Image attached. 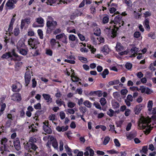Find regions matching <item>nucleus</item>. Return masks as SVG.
<instances>
[{
    "instance_id": "39",
    "label": "nucleus",
    "mask_w": 156,
    "mask_h": 156,
    "mask_svg": "<svg viewBox=\"0 0 156 156\" xmlns=\"http://www.w3.org/2000/svg\"><path fill=\"white\" fill-rule=\"evenodd\" d=\"M37 32L40 38L41 39H43V34L42 30L41 29H39L37 30Z\"/></svg>"
},
{
    "instance_id": "30",
    "label": "nucleus",
    "mask_w": 156,
    "mask_h": 156,
    "mask_svg": "<svg viewBox=\"0 0 156 156\" xmlns=\"http://www.w3.org/2000/svg\"><path fill=\"white\" fill-rule=\"evenodd\" d=\"M6 107V105L5 103H2L1 105V108L0 110V116L2 115L4 111L5 108Z\"/></svg>"
},
{
    "instance_id": "50",
    "label": "nucleus",
    "mask_w": 156,
    "mask_h": 156,
    "mask_svg": "<svg viewBox=\"0 0 156 156\" xmlns=\"http://www.w3.org/2000/svg\"><path fill=\"white\" fill-rule=\"evenodd\" d=\"M52 146L55 149L58 148V145L56 140L53 141L52 143Z\"/></svg>"
},
{
    "instance_id": "3",
    "label": "nucleus",
    "mask_w": 156,
    "mask_h": 156,
    "mask_svg": "<svg viewBox=\"0 0 156 156\" xmlns=\"http://www.w3.org/2000/svg\"><path fill=\"white\" fill-rule=\"evenodd\" d=\"M18 0H8L5 4V8L6 10H12L15 7V4H16Z\"/></svg>"
},
{
    "instance_id": "59",
    "label": "nucleus",
    "mask_w": 156,
    "mask_h": 156,
    "mask_svg": "<svg viewBox=\"0 0 156 156\" xmlns=\"http://www.w3.org/2000/svg\"><path fill=\"white\" fill-rule=\"evenodd\" d=\"M67 113H68L70 114H73L75 113V111L73 109H68L66 111Z\"/></svg>"
},
{
    "instance_id": "41",
    "label": "nucleus",
    "mask_w": 156,
    "mask_h": 156,
    "mask_svg": "<svg viewBox=\"0 0 156 156\" xmlns=\"http://www.w3.org/2000/svg\"><path fill=\"white\" fill-rule=\"evenodd\" d=\"M45 53L48 55L52 56L53 55V51L51 49H46V50Z\"/></svg>"
},
{
    "instance_id": "19",
    "label": "nucleus",
    "mask_w": 156,
    "mask_h": 156,
    "mask_svg": "<svg viewBox=\"0 0 156 156\" xmlns=\"http://www.w3.org/2000/svg\"><path fill=\"white\" fill-rule=\"evenodd\" d=\"M136 136V133L135 131H132L129 133L127 135V139L131 140Z\"/></svg>"
},
{
    "instance_id": "54",
    "label": "nucleus",
    "mask_w": 156,
    "mask_h": 156,
    "mask_svg": "<svg viewBox=\"0 0 156 156\" xmlns=\"http://www.w3.org/2000/svg\"><path fill=\"white\" fill-rule=\"evenodd\" d=\"M64 34H65L63 33L60 34H58L56 35L55 38L56 39L60 40L61 38H62V37H63V36L64 35Z\"/></svg>"
},
{
    "instance_id": "7",
    "label": "nucleus",
    "mask_w": 156,
    "mask_h": 156,
    "mask_svg": "<svg viewBox=\"0 0 156 156\" xmlns=\"http://www.w3.org/2000/svg\"><path fill=\"white\" fill-rule=\"evenodd\" d=\"M90 94L91 96L97 95L99 97H101L102 95H103V96L105 98L107 97V93L105 91H104L102 93V91L98 90L95 91H91L90 92Z\"/></svg>"
},
{
    "instance_id": "32",
    "label": "nucleus",
    "mask_w": 156,
    "mask_h": 156,
    "mask_svg": "<svg viewBox=\"0 0 156 156\" xmlns=\"http://www.w3.org/2000/svg\"><path fill=\"white\" fill-rule=\"evenodd\" d=\"M60 41L65 44H67L68 43L67 36L64 34V35L63 36V37H62V38H61Z\"/></svg>"
},
{
    "instance_id": "62",
    "label": "nucleus",
    "mask_w": 156,
    "mask_h": 156,
    "mask_svg": "<svg viewBox=\"0 0 156 156\" xmlns=\"http://www.w3.org/2000/svg\"><path fill=\"white\" fill-rule=\"evenodd\" d=\"M20 117L22 118H24L25 117V112L23 109H22L20 112Z\"/></svg>"
},
{
    "instance_id": "12",
    "label": "nucleus",
    "mask_w": 156,
    "mask_h": 156,
    "mask_svg": "<svg viewBox=\"0 0 156 156\" xmlns=\"http://www.w3.org/2000/svg\"><path fill=\"white\" fill-rule=\"evenodd\" d=\"M33 49H34V52L33 55L34 56H36L41 55V49L40 47L38 46L34 48Z\"/></svg>"
},
{
    "instance_id": "52",
    "label": "nucleus",
    "mask_w": 156,
    "mask_h": 156,
    "mask_svg": "<svg viewBox=\"0 0 156 156\" xmlns=\"http://www.w3.org/2000/svg\"><path fill=\"white\" fill-rule=\"evenodd\" d=\"M8 141V139L5 137H4L1 140V144L2 145L3 144H6Z\"/></svg>"
},
{
    "instance_id": "38",
    "label": "nucleus",
    "mask_w": 156,
    "mask_h": 156,
    "mask_svg": "<svg viewBox=\"0 0 156 156\" xmlns=\"http://www.w3.org/2000/svg\"><path fill=\"white\" fill-rule=\"evenodd\" d=\"M86 149L88 151H89L90 152V156H93L94 155V150L91 148H90V147H87Z\"/></svg>"
},
{
    "instance_id": "40",
    "label": "nucleus",
    "mask_w": 156,
    "mask_h": 156,
    "mask_svg": "<svg viewBox=\"0 0 156 156\" xmlns=\"http://www.w3.org/2000/svg\"><path fill=\"white\" fill-rule=\"evenodd\" d=\"M79 110L80 112L84 114L86 111L87 108L85 107L81 106L79 108Z\"/></svg>"
},
{
    "instance_id": "53",
    "label": "nucleus",
    "mask_w": 156,
    "mask_h": 156,
    "mask_svg": "<svg viewBox=\"0 0 156 156\" xmlns=\"http://www.w3.org/2000/svg\"><path fill=\"white\" fill-rule=\"evenodd\" d=\"M32 87L33 88L35 87L37 84V82L35 80V78H33L32 79Z\"/></svg>"
},
{
    "instance_id": "14",
    "label": "nucleus",
    "mask_w": 156,
    "mask_h": 156,
    "mask_svg": "<svg viewBox=\"0 0 156 156\" xmlns=\"http://www.w3.org/2000/svg\"><path fill=\"white\" fill-rule=\"evenodd\" d=\"M24 42L22 41H19L18 42L16 48L17 50L26 47Z\"/></svg>"
},
{
    "instance_id": "56",
    "label": "nucleus",
    "mask_w": 156,
    "mask_h": 156,
    "mask_svg": "<svg viewBox=\"0 0 156 156\" xmlns=\"http://www.w3.org/2000/svg\"><path fill=\"white\" fill-rule=\"evenodd\" d=\"M11 53V55H12V58H15L16 56H17L18 55L15 52V51L14 49H13L10 52Z\"/></svg>"
},
{
    "instance_id": "29",
    "label": "nucleus",
    "mask_w": 156,
    "mask_h": 156,
    "mask_svg": "<svg viewBox=\"0 0 156 156\" xmlns=\"http://www.w3.org/2000/svg\"><path fill=\"white\" fill-rule=\"evenodd\" d=\"M20 33V30L18 27L15 28L13 30V33L12 32L11 34H13L15 36H18Z\"/></svg>"
},
{
    "instance_id": "49",
    "label": "nucleus",
    "mask_w": 156,
    "mask_h": 156,
    "mask_svg": "<svg viewBox=\"0 0 156 156\" xmlns=\"http://www.w3.org/2000/svg\"><path fill=\"white\" fill-rule=\"evenodd\" d=\"M71 77L72 80L73 82H78L80 80L79 78L74 76H72Z\"/></svg>"
},
{
    "instance_id": "64",
    "label": "nucleus",
    "mask_w": 156,
    "mask_h": 156,
    "mask_svg": "<svg viewBox=\"0 0 156 156\" xmlns=\"http://www.w3.org/2000/svg\"><path fill=\"white\" fill-rule=\"evenodd\" d=\"M146 87H145L144 86H142L140 87L139 90H140L142 93H145V90H146Z\"/></svg>"
},
{
    "instance_id": "48",
    "label": "nucleus",
    "mask_w": 156,
    "mask_h": 156,
    "mask_svg": "<svg viewBox=\"0 0 156 156\" xmlns=\"http://www.w3.org/2000/svg\"><path fill=\"white\" fill-rule=\"evenodd\" d=\"M153 105V102L152 101H149L148 103L147 104V107L148 108V111L150 110H151V109H152V106Z\"/></svg>"
},
{
    "instance_id": "42",
    "label": "nucleus",
    "mask_w": 156,
    "mask_h": 156,
    "mask_svg": "<svg viewBox=\"0 0 156 156\" xmlns=\"http://www.w3.org/2000/svg\"><path fill=\"white\" fill-rule=\"evenodd\" d=\"M110 140V138L109 136H107L105 137L103 141V144L105 145H106L108 143Z\"/></svg>"
},
{
    "instance_id": "11",
    "label": "nucleus",
    "mask_w": 156,
    "mask_h": 156,
    "mask_svg": "<svg viewBox=\"0 0 156 156\" xmlns=\"http://www.w3.org/2000/svg\"><path fill=\"white\" fill-rule=\"evenodd\" d=\"M121 19V15H118L115 17L114 20L111 21L110 22L109 24L111 25H112L113 24V23L121 22L122 21H123Z\"/></svg>"
},
{
    "instance_id": "13",
    "label": "nucleus",
    "mask_w": 156,
    "mask_h": 156,
    "mask_svg": "<svg viewBox=\"0 0 156 156\" xmlns=\"http://www.w3.org/2000/svg\"><path fill=\"white\" fill-rule=\"evenodd\" d=\"M124 21H122L121 22H117L116 23H113V27H112L114 28L116 30H118L119 28L121 26L124 25Z\"/></svg>"
},
{
    "instance_id": "36",
    "label": "nucleus",
    "mask_w": 156,
    "mask_h": 156,
    "mask_svg": "<svg viewBox=\"0 0 156 156\" xmlns=\"http://www.w3.org/2000/svg\"><path fill=\"white\" fill-rule=\"evenodd\" d=\"M112 107L114 109L119 108V104L117 101L112 102Z\"/></svg>"
},
{
    "instance_id": "1",
    "label": "nucleus",
    "mask_w": 156,
    "mask_h": 156,
    "mask_svg": "<svg viewBox=\"0 0 156 156\" xmlns=\"http://www.w3.org/2000/svg\"><path fill=\"white\" fill-rule=\"evenodd\" d=\"M148 113L153 115L151 117L148 116L147 118L141 117L139 121L138 124L140 129H145V133L146 134H148L154 127V124L151 118L156 119V107L151 109V110L148 111Z\"/></svg>"
},
{
    "instance_id": "27",
    "label": "nucleus",
    "mask_w": 156,
    "mask_h": 156,
    "mask_svg": "<svg viewBox=\"0 0 156 156\" xmlns=\"http://www.w3.org/2000/svg\"><path fill=\"white\" fill-rule=\"evenodd\" d=\"M22 64L23 63L22 62H17L15 63V70L16 71L19 70Z\"/></svg>"
},
{
    "instance_id": "5",
    "label": "nucleus",
    "mask_w": 156,
    "mask_h": 156,
    "mask_svg": "<svg viewBox=\"0 0 156 156\" xmlns=\"http://www.w3.org/2000/svg\"><path fill=\"white\" fill-rule=\"evenodd\" d=\"M28 44L31 47L32 49L38 47L40 44V43L37 39L35 38H30L28 41Z\"/></svg>"
},
{
    "instance_id": "15",
    "label": "nucleus",
    "mask_w": 156,
    "mask_h": 156,
    "mask_svg": "<svg viewBox=\"0 0 156 156\" xmlns=\"http://www.w3.org/2000/svg\"><path fill=\"white\" fill-rule=\"evenodd\" d=\"M17 51L20 54L24 56L26 55L28 51V50L27 47L20 49Z\"/></svg>"
},
{
    "instance_id": "60",
    "label": "nucleus",
    "mask_w": 156,
    "mask_h": 156,
    "mask_svg": "<svg viewBox=\"0 0 156 156\" xmlns=\"http://www.w3.org/2000/svg\"><path fill=\"white\" fill-rule=\"evenodd\" d=\"M152 75H153L152 73L149 72H147L145 75V76L147 78L150 79L152 77Z\"/></svg>"
},
{
    "instance_id": "61",
    "label": "nucleus",
    "mask_w": 156,
    "mask_h": 156,
    "mask_svg": "<svg viewBox=\"0 0 156 156\" xmlns=\"http://www.w3.org/2000/svg\"><path fill=\"white\" fill-rule=\"evenodd\" d=\"M114 142L115 145L116 147H119L120 146V144L119 143V141L117 139H114Z\"/></svg>"
},
{
    "instance_id": "2",
    "label": "nucleus",
    "mask_w": 156,
    "mask_h": 156,
    "mask_svg": "<svg viewBox=\"0 0 156 156\" xmlns=\"http://www.w3.org/2000/svg\"><path fill=\"white\" fill-rule=\"evenodd\" d=\"M57 25V23L55 21L47 20L46 22V27H47L46 33L50 34L55 28Z\"/></svg>"
},
{
    "instance_id": "35",
    "label": "nucleus",
    "mask_w": 156,
    "mask_h": 156,
    "mask_svg": "<svg viewBox=\"0 0 156 156\" xmlns=\"http://www.w3.org/2000/svg\"><path fill=\"white\" fill-rule=\"evenodd\" d=\"M13 25H11L10 24H9V28L8 29V30L6 31V34H7L8 32H9V35H11V33L12 32V29H13Z\"/></svg>"
},
{
    "instance_id": "57",
    "label": "nucleus",
    "mask_w": 156,
    "mask_h": 156,
    "mask_svg": "<svg viewBox=\"0 0 156 156\" xmlns=\"http://www.w3.org/2000/svg\"><path fill=\"white\" fill-rule=\"evenodd\" d=\"M100 102L101 105L102 106H104L106 104V101L105 98H101Z\"/></svg>"
},
{
    "instance_id": "20",
    "label": "nucleus",
    "mask_w": 156,
    "mask_h": 156,
    "mask_svg": "<svg viewBox=\"0 0 156 156\" xmlns=\"http://www.w3.org/2000/svg\"><path fill=\"white\" fill-rule=\"evenodd\" d=\"M28 127L29 129H30V132H35L37 131V127H36L34 124H32L31 125L29 126Z\"/></svg>"
},
{
    "instance_id": "45",
    "label": "nucleus",
    "mask_w": 156,
    "mask_h": 156,
    "mask_svg": "<svg viewBox=\"0 0 156 156\" xmlns=\"http://www.w3.org/2000/svg\"><path fill=\"white\" fill-rule=\"evenodd\" d=\"M31 147V150L33 151L32 152V154H34V151H35L36 149L37 148V146L34 144V143H32V145Z\"/></svg>"
},
{
    "instance_id": "17",
    "label": "nucleus",
    "mask_w": 156,
    "mask_h": 156,
    "mask_svg": "<svg viewBox=\"0 0 156 156\" xmlns=\"http://www.w3.org/2000/svg\"><path fill=\"white\" fill-rule=\"evenodd\" d=\"M32 145V143H30V142H28L24 146V147L25 149L28 150V151L32 153L33 151L31 150V147Z\"/></svg>"
},
{
    "instance_id": "25",
    "label": "nucleus",
    "mask_w": 156,
    "mask_h": 156,
    "mask_svg": "<svg viewBox=\"0 0 156 156\" xmlns=\"http://www.w3.org/2000/svg\"><path fill=\"white\" fill-rule=\"evenodd\" d=\"M149 19H145L144 21V25L146 29L148 30H149L150 28L149 25Z\"/></svg>"
},
{
    "instance_id": "37",
    "label": "nucleus",
    "mask_w": 156,
    "mask_h": 156,
    "mask_svg": "<svg viewBox=\"0 0 156 156\" xmlns=\"http://www.w3.org/2000/svg\"><path fill=\"white\" fill-rule=\"evenodd\" d=\"M115 112L112 109H110L107 112V114L110 117H112Z\"/></svg>"
},
{
    "instance_id": "26",
    "label": "nucleus",
    "mask_w": 156,
    "mask_h": 156,
    "mask_svg": "<svg viewBox=\"0 0 156 156\" xmlns=\"http://www.w3.org/2000/svg\"><path fill=\"white\" fill-rule=\"evenodd\" d=\"M115 48L116 50L117 51H119L122 50L124 49V47L120 43L117 42L115 47Z\"/></svg>"
},
{
    "instance_id": "44",
    "label": "nucleus",
    "mask_w": 156,
    "mask_h": 156,
    "mask_svg": "<svg viewBox=\"0 0 156 156\" xmlns=\"http://www.w3.org/2000/svg\"><path fill=\"white\" fill-rule=\"evenodd\" d=\"M79 60L83 63H87L88 62L87 59L83 57H80Z\"/></svg>"
},
{
    "instance_id": "43",
    "label": "nucleus",
    "mask_w": 156,
    "mask_h": 156,
    "mask_svg": "<svg viewBox=\"0 0 156 156\" xmlns=\"http://www.w3.org/2000/svg\"><path fill=\"white\" fill-rule=\"evenodd\" d=\"M83 104L88 108H90L91 107V103L88 101H85L83 102Z\"/></svg>"
},
{
    "instance_id": "23",
    "label": "nucleus",
    "mask_w": 156,
    "mask_h": 156,
    "mask_svg": "<svg viewBox=\"0 0 156 156\" xmlns=\"http://www.w3.org/2000/svg\"><path fill=\"white\" fill-rule=\"evenodd\" d=\"M11 57H12V55L11 52L10 51L5 53L3 54L1 57V58L3 59L8 58Z\"/></svg>"
},
{
    "instance_id": "47",
    "label": "nucleus",
    "mask_w": 156,
    "mask_h": 156,
    "mask_svg": "<svg viewBox=\"0 0 156 156\" xmlns=\"http://www.w3.org/2000/svg\"><path fill=\"white\" fill-rule=\"evenodd\" d=\"M69 40L74 41L76 40V36L73 34H70L69 36Z\"/></svg>"
},
{
    "instance_id": "10",
    "label": "nucleus",
    "mask_w": 156,
    "mask_h": 156,
    "mask_svg": "<svg viewBox=\"0 0 156 156\" xmlns=\"http://www.w3.org/2000/svg\"><path fill=\"white\" fill-rule=\"evenodd\" d=\"M13 144L15 149L17 150H19L21 148L20 142L18 138H16L13 141Z\"/></svg>"
},
{
    "instance_id": "22",
    "label": "nucleus",
    "mask_w": 156,
    "mask_h": 156,
    "mask_svg": "<svg viewBox=\"0 0 156 156\" xmlns=\"http://www.w3.org/2000/svg\"><path fill=\"white\" fill-rule=\"evenodd\" d=\"M143 108V106L141 105H139L136 106L134 108V112L136 114L139 113Z\"/></svg>"
},
{
    "instance_id": "51",
    "label": "nucleus",
    "mask_w": 156,
    "mask_h": 156,
    "mask_svg": "<svg viewBox=\"0 0 156 156\" xmlns=\"http://www.w3.org/2000/svg\"><path fill=\"white\" fill-rule=\"evenodd\" d=\"M17 40L16 38L14 37H12L10 38V44L12 45H14L15 42H16Z\"/></svg>"
},
{
    "instance_id": "9",
    "label": "nucleus",
    "mask_w": 156,
    "mask_h": 156,
    "mask_svg": "<svg viewBox=\"0 0 156 156\" xmlns=\"http://www.w3.org/2000/svg\"><path fill=\"white\" fill-rule=\"evenodd\" d=\"M31 75L30 72L29 71L26 72L25 74L24 79L25 86L27 87L30 83L31 80Z\"/></svg>"
},
{
    "instance_id": "63",
    "label": "nucleus",
    "mask_w": 156,
    "mask_h": 156,
    "mask_svg": "<svg viewBox=\"0 0 156 156\" xmlns=\"http://www.w3.org/2000/svg\"><path fill=\"white\" fill-rule=\"evenodd\" d=\"M82 92V89L80 88L77 89L75 91V93H78L79 94H81Z\"/></svg>"
},
{
    "instance_id": "24",
    "label": "nucleus",
    "mask_w": 156,
    "mask_h": 156,
    "mask_svg": "<svg viewBox=\"0 0 156 156\" xmlns=\"http://www.w3.org/2000/svg\"><path fill=\"white\" fill-rule=\"evenodd\" d=\"M109 20V16L107 14L104 15V16L102 19V23L104 24H106L108 22Z\"/></svg>"
},
{
    "instance_id": "16",
    "label": "nucleus",
    "mask_w": 156,
    "mask_h": 156,
    "mask_svg": "<svg viewBox=\"0 0 156 156\" xmlns=\"http://www.w3.org/2000/svg\"><path fill=\"white\" fill-rule=\"evenodd\" d=\"M101 51L104 55L107 54L109 53V49L108 48V46L107 45H104L101 48Z\"/></svg>"
},
{
    "instance_id": "4",
    "label": "nucleus",
    "mask_w": 156,
    "mask_h": 156,
    "mask_svg": "<svg viewBox=\"0 0 156 156\" xmlns=\"http://www.w3.org/2000/svg\"><path fill=\"white\" fill-rule=\"evenodd\" d=\"M112 25H110L109 27H107L106 29L108 30H111V32L108 34V36L109 37L114 38L117 36V30L112 27Z\"/></svg>"
},
{
    "instance_id": "33",
    "label": "nucleus",
    "mask_w": 156,
    "mask_h": 156,
    "mask_svg": "<svg viewBox=\"0 0 156 156\" xmlns=\"http://www.w3.org/2000/svg\"><path fill=\"white\" fill-rule=\"evenodd\" d=\"M119 83L120 82L119 80H117L109 81L108 82V84L110 85H114L117 84Z\"/></svg>"
},
{
    "instance_id": "8",
    "label": "nucleus",
    "mask_w": 156,
    "mask_h": 156,
    "mask_svg": "<svg viewBox=\"0 0 156 156\" xmlns=\"http://www.w3.org/2000/svg\"><path fill=\"white\" fill-rule=\"evenodd\" d=\"M11 87L12 91L19 92L21 89L22 86L21 84L18 82L16 84H12Z\"/></svg>"
},
{
    "instance_id": "18",
    "label": "nucleus",
    "mask_w": 156,
    "mask_h": 156,
    "mask_svg": "<svg viewBox=\"0 0 156 156\" xmlns=\"http://www.w3.org/2000/svg\"><path fill=\"white\" fill-rule=\"evenodd\" d=\"M36 22L39 24H41L39 27H43L44 24V20L41 17H39L36 19Z\"/></svg>"
},
{
    "instance_id": "34",
    "label": "nucleus",
    "mask_w": 156,
    "mask_h": 156,
    "mask_svg": "<svg viewBox=\"0 0 156 156\" xmlns=\"http://www.w3.org/2000/svg\"><path fill=\"white\" fill-rule=\"evenodd\" d=\"M56 103L59 106H61L63 105L64 106H65V104L64 101H62L61 99H58L56 101Z\"/></svg>"
},
{
    "instance_id": "46",
    "label": "nucleus",
    "mask_w": 156,
    "mask_h": 156,
    "mask_svg": "<svg viewBox=\"0 0 156 156\" xmlns=\"http://www.w3.org/2000/svg\"><path fill=\"white\" fill-rule=\"evenodd\" d=\"M58 0H47V2L46 3L48 5H52V4L56 3Z\"/></svg>"
},
{
    "instance_id": "55",
    "label": "nucleus",
    "mask_w": 156,
    "mask_h": 156,
    "mask_svg": "<svg viewBox=\"0 0 156 156\" xmlns=\"http://www.w3.org/2000/svg\"><path fill=\"white\" fill-rule=\"evenodd\" d=\"M11 53V55H12V58H15L16 56H17L18 55L15 52V51L14 49H13L10 52Z\"/></svg>"
},
{
    "instance_id": "6",
    "label": "nucleus",
    "mask_w": 156,
    "mask_h": 156,
    "mask_svg": "<svg viewBox=\"0 0 156 156\" xmlns=\"http://www.w3.org/2000/svg\"><path fill=\"white\" fill-rule=\"evenodd\" d=\"M43 128L44 131L48 134H51L52 131L51 128V126L49 124L48 121L43 122Z\"/></svg>"
},
{
    "instance_id": "58",
    "label": "nucleus",
    "mask_w": 156,
    "mask_h": 156,
    "mask_svg": "<svg viewBox=\"0 0 156 156\" xmlns=\"http://www.w3.org/2000/svg\"><path fill=\"white\" fill-rule=\"evenodd\" d=\"M50 43L52 46H54L57 43V41L54 38L51 39L50 41Z\"/></svg>"
},
{
    "instance_id": "21",
    "label": "nucleus",
    "mask_w": 156,
    "mask_h": 156,
    "mask_svg": "<svg viewBox=\"0 0 156 156\" xmlns=\"http://www.w3.org/2000/svg\"><path fill=\"white\" fill-rule=\"evenodd\" d=\"M131 51L132 53H133V54L129 56V57H135V54H137V53L139 51V49L136 47H133L131 49Z\"/></svg>"
},
{
    "instance_id": "31",
    "label": "nucleus",
    "mask_w": 156,
    "mask_h": 156,
    "mask_svg": "<svg viewBox=\"0 0 156 156\" xmlns=\"http://www.w3.org/2000/svg\"><path fill=\"white\" fill-rule=\"evenodd\" d=\"M23 58V57L18 55L15 58H12L11 60L14 61H20Z\"/></svg>"
},
{
    "instance_id": "28",
    "label": "nucleus",
    "mask_w": 156,
    "mask_h": 156,
    "mask_svg": "<svg viewBox=\"0 0 156 156\" xmlns=\"http://www.w3.org/2000/svg\"><path fill=\"white\" fill-rule=\"evenodd\" d=\"M109 73L108 69H104L102 73H100V74L102 76L103 78H105L106 77V75H108Z\"/></svg>"
}]
</instances>
